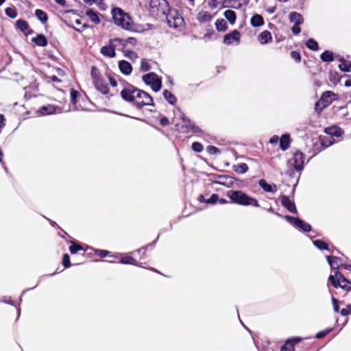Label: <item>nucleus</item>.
I'll use <instances>...</instances> for the list:
<instances>
[{
  "mask_svg": "<svg viewBox=\"0 0 351 351\" xmlns=\"http://www.w3.org/2000/svg\"><path fill=\"white\" fill-rule=\"evenodd\" d=\"M121 95L124 100L132 103L138 108L143 106H153L152 97L146 92L133 86L124 88L121 92Z\"/></svg>",
  "mask_w": 351,
  "mask_h": 351,
  "instance_id": "1",
  "label": "nucleus"
},
{
  "mask_svg": "<svg viewBox=\"0 0 351 351\" xmlns=\"http://www.w3.org/2000/svg\"><path fill=\"white\" fill-rule=\"evenodd\" d=\"M227 196L232 201V202L237 204L243 206H252L254 207L259 206V204L256 199L250 197L242 191H229L227 193Z\"/></svg>",
  "mask_w": 351,
  "mask_h": 351,
  "instance_id": "2",
  "label": "nucleus"
},
{
  "mask_svg": "<svg viewBox=\"0 0 351 351\" xmlns=\"http://www.w3.org/2000/svg\"><path fill=\"white\" fill-rule=\"evenodd\" d=\"M112 15L116 25L127 30L132 29L133 23L132 19L123 10L119 8H114L112 10Z\"/></svg>",
  "mask_w": 351,
  "mask_h": 351,
  "instance_id": "3",
  "label": "nucleus"
},
{
  "mask_svg": "<svg viewBox=\"0 0 351 351\" xmlns=\"http://www.w3.org/2000/svg\"><path fill=\"white\" fill-rule=\"evenodd\" d=\"M90 75L96 90L103 95H107L109 93V88L97 67H92Z\"/></svg>",
  "mask_w": 351,
  "mask_h": 351,
  "instance_id": "4",
  "label": "nucleus"
},
{
  "mask_svg": "<svg viewBox=\"0 0 351 351\" xmlns=\"http://www.w3.org/2000/svg\"><path fill=\"white\" fill-rule=\"evenodd\" d=\"M149 6L151 12L158 17L167 14L170 10L166 0H151Z\"/></svg>",
  "mask_w": 351,
  "mask_h": 351,
  "instance_id": "5",
  "label": "nucleus"
},
{
  "mask_svg": "<svg viewBox=\"0 0 351 351\" xmlns=\"http://www.w3.org/2000/svg\"><path fill=\"white\" fill-rule=\"evenodd\" d=\"M166 17L167 23L169 26L174 29H179L183 27L184 21L183 18L178 14L176 10H169L167 14L164 15Z\"/></svg>",
  "mask_w": 351,
  "mask_h": 351,
  "instance_id": "6",
  "label": "nucleus"
},
{
  "mask_svg": "<svg viewBox=\"0 0 351 351\" xmlns=\"http://www.w3.org/2000/svg\"><path fill=\"white\" fill-rule=\"evenodd\" d=\"M328 280L335 288L341 287L346 291L351 290V287L348 286V284L351 285V282L346 278L339 271H336L335 275H330Z\"/></svg>",
  "mask_w": 351,
  "mask_h": 351,
  "instance_id": "7",
  "label": "nucleus"
},
{
  "mask_svg": "<svg viewBox=\"0 0 351 351\" xmlns=\"http://www.w3.org/2000/svg\"><path fill=\"white\" fill-rule=\"evenodd\" d=\"M143 82L151 86L155 92L161 88V79L154 73H149L143 76Z\"/></svg>",
  "mask_w": 351,
  "mask_h": 351,
  "instance_id": "8",
  "label": "nucleus"
},
{
  "mask_svg": "<svg viewBox=\"0 0 351 351\" xmlns=\"http://www.w3.org/2000/svg\"><path fill=\"white\" fill-rule=\"evenodd\" d=\"M304 154L297 151L293 154V158L289 160L288 163L290 166H293L296 171H301L304 168Z\"/></svg>",
  "mask_w": 351,
  "mask_h": 351,
  "instance_id": "9",
  "label": "nucleus"
},
{
  "mask_svg": "<svg viewBox=\"0 0 351 351\" xmlns=\"http://www.w3.org/2000/svg\"><path fill=\"white\" fill-rule=\"evenodd\" d=\"M321 59L323 62H330L332 60H337L340 64L339 66H351V61L346 60L344 58L339 56H334L333 53L330 51H325L321 55Z\"/></svg>",
  "mask_w": 351,
  "mask_h": 351,
  "instance_id": "10",
  "label": "nucleus"
},
{
  "mask_svg": "<svg viewBox=\"0 0 351 351\" xmlns=\"http://www.w3.org/2000/svg\"><path fill=\"white\" fill-rule=\"evenodd\" d=\"M335 99L336 95L333 92L326 91L322 94L320 99L317 101V107L322 106L319 110L328 107Z\"/></svg>",
  "mask_w": 351,
  "mask_h": 351,
  "instance_id": "11",
  "label": "nucleus"
},
{
  "mask_svg": "<svg viewBox=\"0 0 351 351\" xmlns=\"http://www.w3.org/2000/svg\"><path fill=\"white\" fill-rule=\"evenodd\" d=\"M285 219L295 227L302 229L304 232H309L311 230V226L310 224L299 218L286 215Z\"/></svg>",
  "mask_w": 351,
  "mask_h": 351,
  "instance_id": "12",
  "label": "nucleus"
},
{
  "mask_svg": "<svg viewBox=\"0 0 351 351\" xmlns=\"http://www.w3.org/2000/svg\"><path fill=\"white\" fill-rule=\"evenodd\" d=\"M241 38V34L238 30H234L232 32L227 34L223 37V43L226 45L239 44Z\"/></svg>",
  "mask_w": 351,
  "mask_h": 351,
  "instance_id": "13",
  "label": "nucleus"
},
{
  "mask_svg": "<svg viewBox=\"0 0 351 351\" xmlns=\"http://www.w3.org/2000/svg\"><path fill=\"white\" fill-rule=\"evenodd\" d=\"M176 110L179 113L181 119H182L183 122L185 124V126L188 130H191L194 133H197L200 132V129L199 128V127L196 126L191 119L185 117L184 114L179 108H176Z\"/></svg>",
  "mask_w": 351,
  "mask_h": 351,
  "instance_id": "14",
  "label": "nucleus"
},
{
  "mask_svg": "<svg viewBox=\"0 0 351 351\" xmlns=\"http://www.w3.org/2000/svg\"><path fill=\"white\" fill-rule=\"evenodd\" d=\"M301 340L302 339L300 337H294L287 339L285 345L282 346L280 351H294L295 345L300 342Z\"/></svg>",
  "mask_w": 351,
  "mask_h": 351,
  "instance_id": "15",
  "label": "nucleus"
},
{
  "mask_svg": "<svg viewBox=\"0 0 351 351\" xmlns=\"http://www.w3.org/2000/svg\"><path fill=\"white\" fill-rule=\"evenodd\" d=\"M326 259L332 269H337L343 265V259L339 257L327 256Z\"/></svg>",
  "mask_w": 351,
  "mask_h": 351,
  "instance_id": "16",
  "label": "nucleus"
},
{
  "mask_svg": "<svg viewBox=\"0 0 351 351\" xmlns=\"http://www.w3.org/2000/svg\"><path fill=\"white\" fill-rule=\"evenodd\" d=\"M281 203L289 212L296 213L297 210L295 204L289 197L283 195L281 198Z\"/></svg>",
  "mask_w": 351,
  "mask_h": 351,
  "instance_id": "17",
  "label": "nucleus"
},
{
  "mask_svg": "<svg viewBox=\"0 0 351 351\" xmlns=\"http://www.w3.org/2000/svg\"><path fill=\"white\" fill-rule=\"evenodd\" d=\"M258 184L265 192L274 193L276 191V186L275 184L271 185L263 179H261L258 181Z\"/></svg>",
  "mask_w": 351,
  "mask_h": 351,
  "instance_id": "18",
  "label": "nucleus"
},
{
  "mask_svg": "<svg viewBox=\"0 0 351 351\" xmlns=\"http://www.w3.org/2000/svg\"><path fill=\"white\" fill-rule=\"evenodd\" d=\"M16 26L19 29H20L24 34H29L30 32H29L27 31H29V32L32 31L29 29L28 23L25 20L19 19V20L16 21Z\"/></svg>",
  "mask_w": 351,
  "mask_h": 351,
  "instance_id": "19",
  "label": "nucleus"
},
{
  "mask_svg": "<svg viewBox=\"0 0 351 351\" xmlns=\"http://www.w3.org/2000/svg\"><path fill=\"white\" fill-rule=\"evenodd\" d=\"M32 41L40 47H45L48 43L47 38L43 34H38L36 37L32 38Z\"/></svg>",
  "mask_w": 351,
  "mask_h": 351,
  "instance_id": "20",
  "label": "nucleus"
},
{
  "mask_svg": "<svg viewBox=\"0 0 351 351\" xmlns=\"http://www.w3.org/2000/svg\"><path fill=\"white\" fill-rule=\"evenodd\" d=\"M212 19L213 16L208 12L205 11L199 12L197 15V20L200 23L210 21Z\"/></svg>",
  "mask_w": 351,
  "mask_h": 351,
  "instance_id": "21",
  "label": "nucleus"
},
{
  "mask_svg": "<svg viewBox=\"0 0 351 351\" xmlns=\"http://www.w3.org/2000/svg\"><path fill=\"white\" fill-rule=\"evenodd\" d=\"M290 146V136L289 134H283L280 139V147L282 150H287Z\"/></svg>",
  "mask_w": 351,
  "mask_h": 351,
  "instance_id": "22",
  "label": "nucleus"
},
{
  "mask_svg": "<svg viewBox=\"0 0 351 351\" xmlns=\"http://www.w3.org/2000/svg\"><path fill=\"white\" fill-rule=\"evenodd\" d=\"M271 34L267 31L265 30L262 32L258 36V40L261 44L264 45L271 40Z\"/></svg>",
  "mask_w": 351,
  "mask_h": 351,
  "instance_id": "23",
  "label": "nucleus"
},
{
  "mask_svg": "<svg viewBox=\"0 0 351 351\" xmlns=\"http://www.w3.org/2000/svg\"><path fill=\"white\" fill-rule=\"evenodd\" d=\"M289 20L291 23L294 24H302L303 23V17L302 16L296 12H291L289 14Z\"/></svg>",
  "mask_w": 351,
  "mask_h": 351,
  "instance_id": "24",
  "label": "nucleus"
},
{
  "mask_svg": "<svg viewBox=\"0 0 351 351\" xmlns=\"http://www.w3.org/2000/svg\"><path fill=\"white\" fill-rule=\"evenodd\" d=\"M101 53L104 56H108V57H113L115 55L114 47L111 45L104 46L101 49Z\"/></svg>",
  "mask_w": 351,
  "mask_h": 351,
  "instance_id": "25",
  "label": "nucleus"
},
{
  "mask_svg": "<svg viewBox=\"0 0 351 351\" xmlns=\"http://www.w3.org/2000/svg\"><path fill=\"white\" fill-rule=\"evenodd\" d=\"M251 25L253 27H260L263 25L264 20L260 14H254L250 20Z\"/></svg>",
  "mask_w": 351,
  "mask_h": 351,
  "instance_id": "26",
  "label": "nucleus"
},
{
  "mask_svg": "<svg viewBox=\"0 0 351 351\" xmlns=\"http://www.w3.org/2000/svg\"><path fill=\"white\" fill-rule=\"evenodd\" d=\"M86 15L90 19L91 21H93L95 24H99L100 23V19L98 16V14L93 11V10H87L86 11Z\"/></svg>",
  "mask_w": 351,
  "mask_h": 351,
  "instance_id": "27",
  "label": "nucleus"
},
{
  "mask_svg": "<svg viewBox=\"0 0 351 351\" xmlns=\"http://www.w3.org/2000/svg\"><path fill=\"white\" fill-rule=\"evenodd\" d=\"M42 115L51 114L56 112V107L52 105L42 106L39 110Z\"/></svg>",
  "mask_w": 351,
  "mask_h": 351,
  "instance_id": "28",
  "label": "nucleus"
},
{
  "mask_svg": "<svg viewBox=\"0 0 351 351\" xmlns=\"http://www.w3.org/2000/svg\"><path fill=\"white\" fill-rule=\"evenodd\" d=\"M35 16L43 24L46 23L48 20L47 13L40 9L35 10Z\"/></svg>",
  "mask_w": 351,
  "mask_h": 351,
  "instance_id": "29",
  "label": "nucleus"
},
{
  "mask_svg": "<svg viewBox=\"0 0 351 351\" xmlns=\"http://www.w3.org/2000/svg\"><path fill=\"white\" fill-rule=\"evenodd\" d=\"M106 75H107L111 86L113 87L117 86V80L119 76L117 74L112 73L110 70H106Z\"/></svg>",
  "mask_w": 351,
  "mask_h": 351,
  "instance_id": "30",
  "label": "nucleus"
},
{
  "mask_svg": "<svg viewBox=\"0 0 351 351\" xmlns=\"http://www.w3.org/2000/svg\"><path fill=\"white\" fill-rule=\"evenodd\" d=\"M224 16L229 21V23L230 24L233 25L235 23V21L237 19V16H236V13L234 11H232L231 10H228L225 11Z\"/></svg>",
  "mask_w": 351,
  "mask_h": 351,
  "instance_id": "31",
  "label": "nucleus"
},
{
  "mask_svg": "<svg viewBox=\"0 0 351 351\" xmlns=\"http://www.w3.org/2000/svg\"><path fill=\"white\" fill-rule=\"evenodd\" d=\"M233 170L238 173H245L248 171V166L245 163H241L233 165Z\"/></svg>",
  "mask_w": 351,
  "mask_h": 351,
  "instance_id": "32",
  "label": "nucleus"
},
{
  "mask_svg": "<svg viewBox=\"0 0 351 351\" xmlns=\"http://www.w3.org/2000/svg\"><path fill=\"white\" fill-rule=\"evenodd\" d=\"M163 96L165 98V99L170 104H175V103L177 101V99L174 95H173L170 91L168 90H164L163 91Z\"/></svg>",
  "mask_w": 351,
  "mask_h": 351,
  "instance_id": "33",
  "label": "nucleus"
},
{
  "mask_svg": "<svg viewBox=\"0 0 351 351\" xmlns=\"http://www.w3.org/2000/svg\"><path fill=\"white\" fill-rule=\"evenodd\" d=\"M329 80L334 84H337L340 82L341 75L337 71H330L329 73Z\"/></svg>",
  "mask_w": 351,
  "mask_h": 351,
  "instance_id": "34",
  "label": "nucleus"
},
{
  "mask_svg": "<svg viewBox=\"0 0 351 351\" xmlns=\"http://www.w3.org/2000/svg\"><path fill=\"white\" fill-rule=\"evenodd\" d=\"M215 27L217 31L224 32L228 29L226 22L223 19H217L215 21Z\"/></svg>",
  "mask_w": 351,
  "mask_h": 351,
  "instance_id": "35",
  "label": "nucleus"
},
{
  "mask_svg": "<svg viewBox=\"0 0 351 351\" xmlns=\"http://www.w3.org/2000/svg\"><path fill=\"white\" fill-rule=\"evenodd\" d=\"M120 263L122 264L138 265V262L134 258L130 256H123L120 260Z\"/></svg>",
  "mask_w": 351,
  "mask_h": 351,
  "instance_id": "36",
  "label": "nucleus"
},
{
  "mask_svg": "<svg viewBox=\"0 0 351 351\" xmlns=\"http://www.w3.org/2000/svg\"><path fill=\"white\" fill-rule=\"evenodd\" d=\"M306 47L313 51H317L319 49V45L316 40L313 38H309L306 43Z\"/></svg>",
  "mask_w": 351,
  "mask_h": 351,
  "instance_id": "37",
  "label": "nucleus"
},
{
  "mask_svg": "<svg viewBox=\"0 0 351 351\" xmlns=\"http://www.w3.org/2000/svg\"><path fill=\"white\" fill-rule=\"evenodd\" d=\"M326 132L331 136H340L341 134V129L336 127L332 128H326Z\"/></svg>",
  "mask_w": 351,
  "mask_h": 351,
  "instance_id": "38",
  "label": "nucleus"
},
{
  "mask_svg": "<svg viewBox=\"0 0 351 351\" xmlns=\"http://www.w3.org/2000/svg\"><path fill=\"white\" fill-rule=\"evenodd\" d=\"M313 244L319 250H328V244L321 240H315Z\"/></svg>",
  "mask_w": 351,
  "mask_h": 351,
  "instance_id": "39",
  "label": "nucleus"
},
{
  "mask_svg": "<svg viewBox=\"0 0 351 351\" xmlns=\"http://www.w3.org/2000/svg\"><path fill=\"white\" fill-rule=\"evenodd\" d=\"M5 14L10 18L14 19L17 16V12L16 9L12 8H7L5 10Z\"/></svg>",
  "mask_w": 351,
  "mask_h": 351,
  "instance_id": "40",
  "label": "nucleus"
},
{
  "mask_svg": "<svg viewBox=\"0 0 351 351\" xmlns=\"http://www.w3.org/2000/svg\"><path fill=\"white\" fill-rule=\"evenodd\" d=\"M72 245L69 247V250L71 254H76L79 250H82L83 248L82 246L75 244L73 241H71Z\"/></svg>",
  "mask_w": 351,
  "mask_h": 351,
  "instance_id": "41",
  "label": "nucleus"
},
{
  "mask_svg": "<svg viewBox=\"0 0 351 351\" xmlns=\"http://www.w3.org/2000/svg\"><path fill=\"white\" fill-rule=\"evenodd\" d=\"M8 72H10V71H8L7 67H3L0 71V78H5L9 80L14 79L12 76H11L10 75H8Z\"/></svg>",
  "mask_w": 351,
  "mask_h": 351,
  "instance_id": "42",
  "label": "nucleus"
},
{
  "mask_svg": "<svg viewBox=\"0 0 351 351\" xmlns=\"http://www.w3.org/2000/svg\"><path fill=\"white\" fill-rule=\"evenodd\" d=\"M192 149L195 152L199 153L202 152L204 147L203 145L199 142H195L192 144Z\"/></svg>",
  "mask_w": 351,
  "mask_h": 351,
  "instance_id": "43",
  "label": "nucleus"
},
{
  "mask_svg": "<svg viewBox=\"0 0 351 351\" xmlns=\"http://www.w3.org/2000/svg\"><path fill=\"white\" fill-rule=\"evenodd\" d=\"M219 199V196L217 194H213L211 197L205 200L206 204H215Z\"/></svg>",
  "mask_w": 351,
  "mask_h": 351,
  "instance_id": "44",
  "label": "nucleus"
},
{
  "mask_svg": "<svg viewBox=\"0 0 351 351\" xmlns=\"http://www.w3.org/2000/svg\"><path fill=\"white\" fill-rule=\"evenodd\" d=\"M79 93L78 91L71 89V102L73 104H75L77 101V97L78 96Z\"/></svg>",
  "mask_w": 351,
  "mask_h": 351,
  "instance_id": "45",
  "label": "nucleus"
},
{
  "mask_svg": "<svg viewBox=\"0 0 351 351\" xmlns=\"http://www.w3.org/2000/svg\"><path fill=\"white\" fill-rule=\"evenodd\" d=\"M62 264L64 267H69L71 265L69 256L67 254L63 255Z\"/></svg>",
  "mask_w": 351,
  "mask_h": 351,
  "instance_id": "46",
  "label": "nucleus"
},
{
  "mask_svg": "<svg viewBox=\"0 0 351 351\" xmlns=\"http://www.w3.org/2000/svg\"><path fill=\"white\" fill-rule=\"evenodd\" d=\"M207 150L211 154H217L220 152L219 148H217L215 146H211V145H210L207 147Z\"/></svg>",
  "mask_w": 351,
  "mask_h": 351,
  "instance_id": "47",
  "label": "nucleus"
},
{
  "mask_svg": "<svg viewBox=\"0 0 351 351\" xmlns=\"http://www.w3.org/2000/svg\"><path fill=\"white\" fill-rule=\"evenodd\" d=\"M219 5H221V2L217 0H211L208 2V5L210 8H216Z\"/></svg>",
  "mask_w": 351,
  "mask_h": 351,
  "instance_id": "48",
  "label": "nucleus"
},
{
  "mask_svg": "<svg viewBox=\"0 0 351 351\" xmlns=\"http://www.w3.org/2000/svg\"><path fill=\"white\" fill-rule=\"evenodd\" d=\"M300 24H293V27H291V31L293 34L298 35L300 33L301 29L300 27Z\"/></svg>",
  "mask_w": 351,
  "mask_h": 351,
  "instance_id": "49",
  "label": "nucleus"
},
{
  "mask_svg": "<svg viewBox=\"0 0 351 351\" xmlns=\"http://www.w3.org/2000/svg\"><path fill=\"white\" fill-rule=\"evenodd\" d=\"M119 69L124 75H130L132 71V67H119Z\"/></svg>",
  "mask_w": 351,
  "mask_h": 351,
  "instance_id": "50",
  "label": "nucleus"
},
{
  "mask_svg": "<svg viewBox=\"0 0 351 351\" xmlns=\"http://www.w3.org/2000/svg\"><path fill=\"white\" fill-rule=\"evenodd\" d=\"M330 330H331L330 329H328L326 330H324V331L317 332L315 335V337L317 339H322V338L324 337L327 334H328L330 332Z\"/></svg>",
  "mask_w": 351,
  "mask_h": 351,
  "instance_id": "51",
  "label": "nucleus"
},
{
  "mask_svg": "<svg viewBox=\"0 0 351 351\" xmlns=\"http://www.w3.org/2000/svg\"><path fill=\"white\" fill-rule=\"evenodd\" d=\"M332 302L334 311L335 312H338L339 310V304H338L339 302H338L337 299H336L334 297H332Z\"/></svg>",
  "mask_w": 351,
  "mask_h": 351,
  "instance_id": "52",
  "label": "nucleus"
},
{
  "mask_svg": "<svg viewBox=\"0 0 351 351\" xmlns=\"http://www.w3.org/2000/svg\"><path fill=\"white\" fill-rule=\"evenodd\" d=\"M291 57L295 60L297 62L300 61L301 58L300 53L295 51L291 52Z\"/></svg>",
  "mask_w": 351,
  "mask_h": 351,
  "instance_id": "53",
  "label": "nucleus"
},
{
  "mask_svg": "<svg viewBox=\"0 0 351 351\" xmlns=\"http://www.w3.org/2000/svg\"><path fill=\"white\" fill-rule=\"evenodd\" d=\"M351 312V304L348 305L347 308H342L340 311L341 315L343 316L348 315Z\"/></svg>",
  "mask_w": 351,
  "mask_h": 351,
  "instance_id": "54",
  "label": "nucleus"
},
{
  "mask_svg": "<svg viewBox=\"0 0 351 351\" xmlns=\"http://www.w3.org/2000/svg\"><path fill=\"white\" fill-rule=\"evenodd\" d=\"M236 0H223L221 1V8H229L230 7V4L232 1H235Z\"/></svg>",
  "mask_w": 351,
  "mask_h": 351,
  "instance_id": "55",
  "label": "nucleus"
},
{
  "mask_svg": "<svg viewBox=\"0 0 351 351\" xmlns=\"http://www.w3.org/2000/svg\"><path fill=\"white\" fill-rule=\"evenodd\" d=\"M96 253L99 256L104 258L109 254V252L107 250H97Z\"/></svg>",
  "mask_w": 351,
  "mask_h": 351,
  "instance_id": "56",
  "label": "nucleus"
},
{
  "mask_svg": "<svg viewBox=\"0 0 351 351\" xmlns=\"http://www.w3.org/2000/svg\"><path fill=\"white\" fill-rule=\"evenodd\" d=\"M160 123L162 126H167L169 124V121L167 117H164L160 119Z\"/></svg>",
  "mask_w": 351,
  "mask_h": 351,
  "instance_id": "57",
  "label": "nucleus"
},
{
  "mask_svg": "<svg viewBox=\"0 0 351 351\" xmlns=\"http://www.w3.org/2000/svg\"><path fill=\"white\" fill-rule=\"evenodd\" d=\"M48 78L51 79V81L57 83H60L62 80L56 75L51 76H47Z\"/></svg>",
  "mask_w": 351,
  "mask_h": 351,
  "instance_id": "58",
  "label": "nucleus"
},
{
  "mask_svg": "<svg viewBox=\"0 0 351 351\" xmlns=\"http://www.w3.org/2000/svg\"><path fill=\"white\" fill-rule=\"evenodd\" d=\"M56 73L60 77H63L66 75L65 72L61 69L60 67H57L56 69Z\"/></svg>",
  "mask_w": 351,
  "mask_h": 351,
  "instance_id": "59",
  "label": "nucleus"
},
{
  "mask_svg": "<svg viewBox=\"0 0 351 351\" xmlns=\"http://www.w3.org/2000/svg\"><path fill=\"white\" fill-rule=\"evenodd\" d=\"M278 140H279L278 136L274 135V136H273L270 138V140H269V143H271V144H275V143H278Z\"/></svg>",
  "mask_w": 351,
  "mask_h": 351,
  "instance_id": "60",
  "label": "nucleus"
},
{
  "mask_svg": "<svg viewBox=\"0 0 351 351\" xmlns=\"http://www.w3.org/2000/svg\"><path fill=\"white\" fill-rule=\"evenodd\" d=\"M4 121V116L0 114V130L2 129L5 125Z\"/></svg>",
  "mask_w": 351,
  "mask_h": 351,
  "instance_id": "61",
  "label": "nucleus"
},
{
  "mask_svg": "<svg viewBox=\"0 0 351 351\" xmlns=\"http://www.w3.org/2000/svg\"><path fill=\"white\" fill-rule=\"evenodd\" d=\"M118 66H131V64L125 60H121L119 62Z\"/></svg>",
  "mask_w": 351,
  "mask_h": 351,
  "instance_id": "62",
  "label": "nucleus"
},
{
  "mask_svg": "<svg viewBox=\"0 0 351 351\" xmlns=\"http://www.w3.org/2000/svg\"><path fill=\"white\" fill-rule=\"evenodd\" d=\"M56 3L64 6L66 5V1L65 0H54Z\"/></svg>",
  "mask_w": 351,
  "mask_h": 351,
  "instance_id": "63",
  "label": "nucleus"
},
{
  "mask_svg": "<svg viewBox=\"0 0 351 351\" xmlns=\"http://www.w3.org/2000/svg\"><path fill=\"white\" fill-rule=\"evenodd\" d=\"M276 10V7H270L269 8L267 11L269 13V14H273L275 12Z\"/></svg>",
  "mask_w": 351,
  "mask_h": 351,
  "instance_id": "64",
  "label": "nucleus"
}]
</instances>
